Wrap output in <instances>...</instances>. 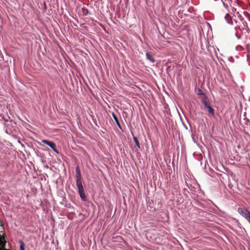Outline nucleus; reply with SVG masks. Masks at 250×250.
Masks as SVG:
<instances>
[{
  "mask_svg": "<svg viewBox=\"0 0 250 250\" xmlns=\"http://www.w3.org/2000/svg\"><path fill=\"white\" fill-rule=\"evenodd\" d=\"M201 102L204 105L205 109H207L208 113L211 115H214V110L210 105L208 98L204 96L201 98Z\"/></svg>",
  "mask_w": 250,
  "mask_h": 250,
  "instance_id": "1",
  "label": "nucleus"
},
{
  "mask_svg": "<svg viewBox=\"0 0 250 250\" xmlns=\"http://www.w3.org/2000/svg\"><path fill=\"white\" fill-rule=\"evenodd\" d=\"M76 185L78 189V193L81 199L84 201H86V197L82 184V181H76Z\"/></svg>",
  "mask_w": 250,
  "mask_h": 250,
  "instance_id": "2",
  "label": "nucleus"
},
{
  "mask_svg": "<svg viewBox=\"0 0 250 250\" xmlns=\"http://www.w3.org/2000/svg\"><path fill=\"white\" fill-rule=\"evenodd\" d=\"M238 212L246 219H248V217L250 216V211L245 208H239L238 209Z\"/></svg>",
  "mask_w": 250,
  "mask_h": 250,
  "instance_id": "3",
  "label": "nucleus"
},
{
  "mask_svg": "<svg viewBox=\"0 0 250 250\" xmlns=\"http://www.w3.org/2000/svg\"><path fill=\"white\" fill-rule=\"evenodd\" d=\"M42 142L43 144L50 146L54 151V152L59 153V152L57 149V146L54 143H53L52 141H49L46 140H42Z\"/></svg>",
  "mask_w": 250,
  "mask_h": 250,
  "instance_id": "4",
  "label": "nucleus"
},
{
  "mask_svg": "<svg viewBox=\"0 0 250 250\" xmlns=\"http://www.w3.org/2000/svg\"><path fill=\"white\" fill-rule=\"evenodd\" d=\"M146 58L149 60L152 63H154L155 62V60L149 53L147 52L146 53Z\"/></svg>",
  "mask_w": 250,
  "mask_h": 250,
  "instance_id": "5",
  "label": "nucleus"
},
{
  "mask_svg": "<svg viewBox=\"0 0 250 250\" xmlns=\"http://www.w3.org/2000/svg\"><path fill=\"white\" fill-rule=\"evenodd\" d=\"M112 116H113V118L114 119V120H115L117 125H118V126L121 129V125H120V124L118 121V119L117 118V117H116V116L115 115V114L113 113H112Z\"/></svg>",
  "mask_w": 250,
  "mask_h": 250,
  "instance_id": "6",
  "label": "nucleus"
},
{
  "mask_svg": "<svg viewBox=\"0 0 250 250\" xmlns=\"http://www.w3.org/2000/svg\"><path fill=\"white\" fill-rule=\"evenodd\" d=\"M133 141L135 144V146L138 147V149L140 148V143L137 138L135 137H133Z\"/></svg>",
  "mask_w": 250,
  "mask_h": 250,
  "instance_id": "7",
  "label": "nucleus"
},
{
  "mask_svg": "<svg viewBox=\"0 0 250 250\" xmlns=\"http://www.w3.org/2000/svg\"><path fill=\"white\" fill-rule=\"evenodd\" d=\"M197 92H198V94L199 95L201 96V98L202 97H204V96H206V95L203 93V92L202 91V90H201V89H199H199H198V90H197Z\"/></svg>",
  "mask_w": 250,
  "mask_h": 250,
  "instance_id": "8",
  "label": "nucleus"
},
{
  "mask_svg": "<svg viewBox=\"0 0 250 250\" xmlns=\"http://www.w3.org/2000/svg\"><path fill=\"white\" fill-rule=\"evenodd\" d=\"M20 250H25V245L23 241H20Z\"/></svg>",
  "mask_w": 250,
  "mask_h": 250,
  "instance_id": "9",
  "label": "nucleus"
},
{
  "mask_svg": "<svg viewBox=\"0 0 250 250\" xmlns=\"http://www.w3.org/2000/svg\"><path fill=\"white\" fill-rule=\"evenodd\" d=\"M76 181H81V173H76Z\"/></svg>",
  "mask_w": 250,
  "mask_h": 250,
  "instance_id": "10",
  "label": "nucleus"
},
{
  "mask_svg": "<svg viewBox=\"0 0 250 250\" xmlns=\"http://www.w3.org/2000/svg\"><path fill=\"white\" fill-rule=\"evenodd\" d=\"M235 35L236 36V37L238 39H240L241 38V37L240 35H238V34L237 33H236L235 34Z\"/></svg>",
  "mask_w": 250,
  "mask_h": 250,
  "instance_id": "11",
  "label": "nucleus"
},
{
  "mask_svg": "<svg viewBox=\"0 0 250 250\" xmlns=\"http://www.w3.org/2000/svg\"><path fill=\"white\" fill-rule=\"evenodd\" d=\"M78 172H79V173H81V172H80V169H79V167H76V173H78Z\"/></svg>",
  "mask_w": 250,
  "mask_h": 250,
  "instance_id": "12",
  "label": "nucleus"
},
{
  "mask_svg": "<svg viewBox=\"0 0 250 250\" xmlns=\"http://www.w3.org/2000/svg\"><path fill=\"white\" fill-rule=\"evenodd\" d=\"M248 222L250 224V216L248 217V219H246Z\"/></svg>",
  "mask_w": 250,
  "mask_h": 250,
  "instance_id": "13",
  "label": "nucleus"
},
{
  "mask_svg": "<svg viewBox=\"0 0 250 250\" xmlns=\"http://www.w3.org/2000/svg\"><path fill=\"white\" fill-rule=\"evenodd\" d=\"M246 121L248 122V121H249V120L247 119H246Z\"/></svg>",
  "mask_w": 250,
  "mask_h": 250,
  "instance_id": "14",
  "label": "nucleus"
},
{
  "mask_svg": "<svg viewBox=\"0 0 250 250\" xmlns=\"http://www.w3.org/2000/svg\"><path fill=\"white\" fill-rule=\"evenodd\" d=\"M249 101H250V97H249Z\"/></svg>",
  "mask_w": 250,
  "mask_h": 250,
  "instance_id": "15",
  "label": "nucleus"
}]
</instances>
